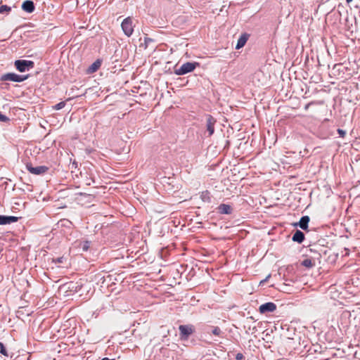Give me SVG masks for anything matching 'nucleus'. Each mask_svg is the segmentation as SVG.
I'll return each mask as SVG.
<instances>
[{
    "label": "nucleus",
    "instance_id": "21",
    "mask_svg": "<svg viewBox=\"0 0 360 360\" xmlns=\"http://www.w3.org/2000/svg\"><path fill=\"white\" fill-rule=\"evenodd\" d=\"M212 333L214 335L220 336L222 333V331L218 326H216L213 328Z\"/></svg>",
    "mask_w": 360,
    "mask_h": 360
},
{
    "label": "nucleus",
    "instance_id": "11",
    "mask_svg": "<svg viewBox=\"0 0 360 360\" xmlns=\"http://www.w3.org/2000/svg\"><path fill=\"white\" fill-rule=\"evenodd\" d=\"M91 242L89 240H79L75 242L76 247L83 252L90 250Z\"/></svg>",
    "mask_w": 360,
    "mask_h": 360
},
{
    "label": "nucleus",
    "instance_id": "27",
    "mask_svg": "<svg viewBox=\"0 0 360 360\" xmlns=\"http://www.w3.org/2000/svg\"><path fill=\"white\" fill-rule=\"evenodd\" d=\"M236 360H242L244 359V356L242 353H238L236 355Z\"/></svg>",
    "mask_w": 360,
    "mask_h": 360
},
{
    "label": "nucleus",
    "instance_id": "9",
    "mask_svg": "<svg viewBox=\"0 0 360 360\" xmlns=\"http://www.w3.org/2000/svg\"><path fill=\"white\" fill-rule=\"evenodd\" d=\"M216 119L210 115H208L206 118V128L209 133V136H212L214 132V124H216Z\"/></svg>",
    "mask_w": 360,
    "mask_h": 360
},
{
    "label": "nucleus",
    "instance_id": "19",
    "mask_svg": "<svg viewBox=\"0 0 360 360\" xmlns=\"http://www.w3.org/2000/svg\"><path fill=\"white\" fill-rule=\"evenodd\" d=\"M301 264L307 268H311L315 265V262L310 258H306L302 262Z\"/></svg>",
    "mask_w": 360,
    "mask_h": 360
},
{
    "label": "nucleus",
    "instance_id": "14",
    "mask_svg": "<svg viewBox=\"0 0 360 360\" xmlns=\"http://www.w3.org/2000/svg\"><path fill=\"white\" fill-rule=\"evenodd\" d=\"M248 38H249L248 34H247V33L242 34L238 39L237 44L236 46V49H240V48L243 47L245 45Z\"/></svg>",
    "mask_w": 360,
    "mask_h": 360
},
{
    "label": "nucleus",
    "instance_id": "29",
    "mask_svg": "<svg viewBox=\"0 0 360 360\" xmlns=\"http://www.w3.org/2000/svg\"><path fill=\"white\" fill-rule=\"evenodd\" d=\"M299 227L301 228L302 229L307 231L311 230V229H309V226H299Z\"/></svg>",
    "mask_w": 360,
    "mask_h": 360
},
{
    "label": "nucleus",
    "instance_id": "20",
    "mask_svg": "<svg viewBox=\"0 0 360 360\" xmlns=\"http://www.w3.org/2000/svg\"><path fill=\"white\" fill-rule=\"evenodd\" d=\"M65 106V101H61L58 103H57L56 105H55L53 108L56 110H59L62 108H63Z\"/></svg>",
    "mask_w": 360,
    "mask_h": 360
},
{
    "label": "nucleus",
    "instance_id": "31",
    "mask_svg": "<svg viewBox=\"0 0 360 360\" xmlns=\"http://www.w3.org/2000/svg\"><path fill=\"white\" fill-rule=\"evenodd\" d=\"M152 39L150 38H145V43L147 44L148 42L152 41Z\"/></svg>",
    "mask_w": 360,
    "mask_h": 360
},
{
    "label": "nucleus",
    "instance_id": "16",
    "mask_svg": "<svg viewBox=\"0 0 360 360\" xmlns=\"http://www.w3.org/2000/svg\"><path fill=\"white\" fill-rule=\"evenodd\" d=\"M292 239L295 242L302 243L304 240V234L302 231L297 230L295 233L293 234Z\"/></svg>",
    "mask_w": 360,
    "mask_h": 360
},
{
    "label": "nucleus",
    "instance_id": "1",
    "mask_svg": "<svg viewBox=\"0 0 360 360\" xmlns=\"http://www.w3.org/2000/svg\"><path fill=\"white\" fill-rule=\"evenodd\" d=\"M179 338L181 340H188L189 337L195 331V326L192 324L180 325L179 326Z\"/></svg>",
    "mask_w": 360,
    "mask_h": 360
},
{
    "label": "nucleus",
    "instance_id": "13",
    "mask_svg": "<svg viewBox=\"0 0 360 360\" xmlns=\"http://www.w3.org/2000/svg\"><path fill=\"white\" fill-rule=\"evenodd\" d=\"M217 209L219 213L223 214H230L233 212V207L228 204H221Z\"/></svg>",
    "mask_w": 360,
    "mask_h": 360
},
{
    "label": "nucleus",
    "instance_id": "17",
    "mask_svg": "<svg viewBox=\"0 0 360 360\" xmlns=\"http://www.w3.org/2000/svg\"><path fill=\"white\" fill-rule=\"evenodd\" d=\"M101 62L100 60H96L87 69V72L89 74L94 73L96 72L101 67Z\"/></svg>",
    "mask_w": 360,
    "mask_h": 360
},
{
    "label": "nucleus",
    "instance_id": "24",
    "mask_svg": "<svg viewBox=\"0 0 360 360\" xmlns=\"http://www.w3.org/2000/svg\"><path fill=\"white\" fill-rule=\"evenodd\" d=\"M9 120H10V119H9L7 116H6V115H3V114L0 112V122H8Z\"/></svg>",
    "mask_w": 360,
    "mask_h": 360
},
{
    "label": "nucleus",
    "instance_id": "4",
    "mask_svg": "<svg viewBox=\"0 0 360 360\" xmlns=\"http://www.w3.org/2000/svg\"><path fill=\"white\" fill-rule=\"evenodd\" d=\"M15 68L20 72H25L32 69L34 66V63L32 60H16L15 61Z\"/></svg>",
    "mask_w": 360,
    "mask_h": 360
},
{
    "label": "nucleus",
    "instance_id": "18",
    "mask_svg": "<svg viewBox=\"0 0 360 360\" xmlns=\"http://www.w3.org/2000/svg\"><path fill=\"white\" fill-rule=\"evenodd\" d=\"M309 221V217L306 215L302 217L298 221L292 222L290 225H308Z\"/></svg>",
    "mask_w": 360,
    "mask_h": 360
},
{
    "label": "nucleus",
    "instance_id": "10",
    "mask_svg": "<svg viewBox=\"0 0 360 360\" xmlns=\"http://www.w3.org/2000/svg\"><path fill=\"white\" fill-rule=\"evenodd\" d=\"M19 219H22V217H18L15 216L0 215V225H6L15 223L17 222Z\"/></svg>",
    "mask_w": 360,
    "mask_h": 360
},
{
    "label": "nucleus",
    "instance_id": "32",
    "mask_svg": "<svg viewBox=\"0 0 360 360\" xmlns=\"http://www.w3.org/2000/svg\"><path fill=\"white\" fill-rule=\"evenodd\" d=\"M312 103H312V102H311V103H309L307 104V105H305V107H304L305 110H307V109H308V108H309V106L311 104H312Z\"/></svg>",
    "mask_w": 360,
    "mask_h": 360
},
{
    "label": "nucleus",
    "instance_id": "35",
    "mask_svg": "<svg viewBox=\"0 0 360 360\" xmlns=\"http://www.w3.org/2000/svg\"><path fill=\"white\" fill-rule=\"evenodd\" d=\"M64 221H65V219H62V220H60L59 222H58V224H58L60 222H63Z\"/></svg>",
    "mask_w": 360,
    "mask_h": 360
},
{
    "label": "nucleus",
    "instance_id": "6",
    "mask_svg": "<svg viewBox=\"0 0 360 360\" xmlns=\"http://www.w3.org/2000/svg\"><path fill=\"white\" fill-rule=\"evenodd\" d=\"M27 169L33 174L41 175L45 174L48 170L49 167L44 165L33 167L31 163L26 165Z\"/></svg>",
    "mask_w": 360,
    "mask_h": 360
},
{
    "label": "nucleus",
    "instance_id": "23",
    "mask_svg": "<svg viewBox=\"0 0 360 360\" xmlns=\"http://www.w3.org/2000/svg\"><path fill=\"white\" fill-rule=\"evenodd\" d=\"M0 353L4 356H8L7 351L4 345L2 342H0Z\"/></svg>",
    "mask_w": 360,
    "mask_h": 360
},
{
    "label": "nucleus",
    "instance_id": "34",
    "mask_svg": "<svg viewBox=\"0 0 360 360\" xmlns=\"http://www.w3.org/2000/svg\"><path fill=\"white\" fill-rule=\"evenodd\" d=\"M353 0H346L347 3H350L352 2Z\"/></svg>",
    "mask_w": 360,
    "mask_h": 360
},
{
    "label": "nucleus",
    "instance_id": "15",
    "mask_svg": "<svg viewBox=\"0 0 360 360\" xmlns=\"http://www.w3.org/2000/svg\"><path fill=\"white\" fill-rule=\"evenodd\" d=\"M200 198L202 202L204 203H211L212 202V195L210 191H204L200 193Z\"/></svg>",
    "mask_w": 360,
    "mask_h": 360
},
{
    "label": "nucleus",
    "instance_id": "12",
    "mask_svg": "<svg viewBox=\"0 0 360 360\" xmlns=\"http://www.w3.org/2000/svg\"><path fill=\"white\" fill-rule=\"evenodd\" d=\"M22 9L29 13L34 12L35 9L34 4L31 0H26L22 4Z\"/></svg>",
    "mask_w": 360,
    "mask_h": 360
},
{
    "label": "nucleus",
    "instance_id": "3",
    "mask_svg": "<svg viewBox=\"0 0 360 360\" xmlns=\"http://www.w3.org/2000/svg\"><path fill=\"white\" fill-rule=\"evenodd\" d=\"M199 66L197 62H187L184 63L179 68L174 70V74L176 75H184L193 72L196 67Z\"/></svg>",
    "mask_w": 360,
    "mask_h": 360
},
{
    "label": "nucleus",
    "instance_id": "7",
    "mask_svg": "<svg viewBox=\"0 0 360 360\" xmlns=\"http://www.w3.org/2000/svg\"><path fill=\"white\" fill-rule=\"evenodd\" d=\"M154 231L159 233V236L163 237L167 235V238H169L173 235V231L171 229L169 231V226H154Z\"/></svg>",
    "mask_w": 360,
    "mask_h": 360
},
{
    "label": "nucleus",
    "instance_id": "26",
    "mask_svg": "<svg viewBox=\"0 0 360 360\" xmlns=\"http://www.w3.org/2000/svg\"><path fill=\"white\" fill-rule=\"evenodd\" d=\"M338 134L340 135V137L344 138L346 135V131L343 129H338L337 130Z\"/></svg>",
    "mask_w": 360,
    "mask_h": 360
},
{
    "label": "nucleus",
    "instance_id": "2",
    "mask_svg": "<svg viewBox=\"0 0 360 360\" xmlns=\"http://www.w3.org/2000/svg\"><path fill=\"white\" fill-rule=\"evenodd\" d=\"M29 77V75H20L14 72H8L3 74L0 77V81L6 82L11 81L14 82H22Z\"/></svg>",
    "mask_w": 360,
    "mask_h": 360
},
{
    "label": "nucleus",
    "instance_id": "5",
    "mask_svg": "<svg viewBox=\"0 0 360 360\" xmlns=\"http://www.w3.org/2000/svg\"><path fill=\"white\" fill-rule=\"evenodd\" d=\"M121 27L125 35L130 37L132 34L134 32V27L131 18L128 17L124 19L121 24Z\"/></svg>",
    "mask_w": 360,
    "mask_h": 360
},
{
    "label": "nucleus",
    "instance_id": "8",
    "mask_svg": "<svg viewBox=\"0 0 360 360\" xmlns=\"http://www.w3.org/2000/svg\"><path fill=\"white\" fill-rule=\"evenodd\" d=\"M276 309V305L274 302H269L262 304L259 307V311L261 314L273 312Z\"/></svg>",
    "mask_w": 360,
    "mask_h": 360
},
{
    "label": "nucleus",
    "instance_id": "22",
    "mask_svg": "<svg viewBox=\"0 0 360 360\" xmlns=\"http://www.w3.org/2000/svg\"><path fill=\"white\" fill-rule=\"evenodd\" d=\"M11 8L7 5H2L0 6V13H4V12H10Z\"/></svg>",
    "mask_w": 360,
    "mask_h": 360
},
{
    "label": "nucleus",
    "instance_id": "33",
    "mask_svg": "<svg viewBox=\"0 0 360 360\" xmlns=\"http://www.w3.org/2000/svg\"><path fill=\"white\" fill-rule=\"evenodd\" d=\"M101 360H115V359H110L107 357L103 358Z\"/></svg>",
    "mask_w": 360,
    "mask_h": 360
},
{
    "label": "nucleus",
    "instance_id": "28",
    "mask_svg": "<svg viewBox=\"0 0 360 360\" xmlns=\"http://www.w3.org/2000/svg\"><path fill=\"white\" fill-rule=\"evenodd\" d=\"M8 85L9 84L8 83L4 82V83L1 84V87L2 89H7Z\"/></svg>",
    "mask_w": 360,
    "mask_h": 360
},
{
    "label": "nucleus",
    "instance_id": "30",
    "mask_svg": "<svg viewBox=\"0 0 360 360\" xmlns=\"http://www.w3.org/2000/svg\"><path fill=\"white\" fill-rule=\"evenodd\" d=\"M270 276H271V275H270V274H269V275H268L265 279H264L263 281H262L260 282V283L262 284V283H265L266 281H268V278H270Z\"/></svg>",
    "mask_w": 360,
    "mask_h": 360
},
{
    "label": "nucleus",
    "instance_id": "25",
    "mask_svg": "<svg viewBox=\"0 0 360 360\" xmlns=\"http://www.w3.org/2000/svg\"><path fill=\"white\" fill-rule=\"evenodd\" d=\"M63 259H64L63 257H58V258H56V259H53V262L55 263V264L63 263Z\"/></svg>",
    "mask_w": 360,
    "mask_h": 360
}]
</instances>
